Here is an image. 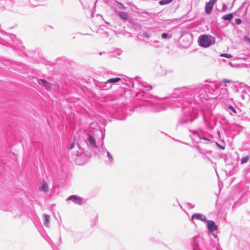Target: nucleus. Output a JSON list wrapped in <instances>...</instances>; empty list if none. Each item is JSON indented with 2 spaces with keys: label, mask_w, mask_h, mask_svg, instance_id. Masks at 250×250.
Segmentation results:
<instances>
[{
  "label": "nucleus",
  "mask_w": 250,
  "mask_h": 250,
  "mask_svg": "<svg viewBox=\"0 0 250 250\" xmlns=\"http://www.w3.org/2000/svg\"><path fill=\"white\" fill-rule=\"evenodd\" d=\"M235 22L236 24H240L241 23L242 21H241V20L240 19H236L235 20Z\"/></svg>",
  "instance_id": "a211bd4d"
},
{
  "label": "nucleus",
  "mask_w": 250,
  "mask_h": 250,
  "mask_svg": "<svg viewBox=\"0 0 250 250\" xmlns=\"http://www.w3.org/2000/svg\"><path fill=\"white\" fill-rule=\"evenodd\" d=\"M194 245H198V244H197V242H196V238H194Z\"/></svg>",
  "instance_id": "b1692460"
},
{
  "label": "nucleus",
  "mask_w": 250,
  "mask_h": 250,
  "mask_svg": "<svg viewBox=\"0 0 250 250\" xmlns=\"http://www.w3.org/2000/svg\"><path fill=\"white\" fill-rule=\"evenodd\" d=\"M220 147L221 148V149H224V147H222V146H220Z\"/></svg>",
  "instance_id": "a878e982"
},
{
  "label": "nucleus",
  "mask_w": 250,
  "mask_h": 250,
  "mask_svg": "<svg viewBox=\"0 0 250 250\" xmlns=\"http://www.w3.org/2000/svg\"><path fill=\"white\" fill-rule=\"evenodd\" d=\"M83 150L82 149H80L79 151H77V155H81L83 153Z\"/></svg>",
  "instance_id": "5701e85b"
},
{
  "label": "nucleus",
  "mask_w": 250,
  "mask_h": 250,
  "mask_svg": "<svg viewBox=\"0 0 250 250\" xmlns=\"http://www.w3.org/2000/svg\"><path fill=\"white\" fill-rule=\"evenodd\" d=\"M220 56L221 57H226V58H230L232 57V56L230 54H227V53H225V54H221L220 55Z\"/></svg>",
  "instance_id": "dca6fc26"
},
{
  "label": "nucleus",
  "mask_w": 250,
  "mask_h": 250,
  "mask_svg": "<svg viewBox=\"0 0 250 250\" xmlns=\"http://www.w3.org/2000/svg\"><path fill=\"white\" fill-rule=\"evenodd\" d=\"M222 82H223V83H231V82H232V81H231V80H228V79H223V80H222Z\"/></svg>",
  "instance_id": "6ab92c4d"
},
{
  "label": "nucleus",
  "mask_w": 250,
  "mask_h": 250,
  "mask_svg": "<svg viewBox=\"0 0 250 250\" xmlns=\"http://www.w3.org/2000/svg\"><path fill=\"white\" fill-rule=\"evenodd\" d=\"M198 42L201 46L208 47L215 43V39L210 35H203L199 37Z\"/></svg>",
  "instance_id": "f257e3e1"
},
{
  "label": "nucleus",
  "mask_w": 250,
  "mask_h": 250,
  "mask_svg": "<svg viewBox=\"0 0 250 250\" xmlns=\"http://www.w3.org/2000/svg\"><path fill=\"white\" fill-rule=\"evenodd\" d=\"M244 41L247 43L250 44V39L248 38V37H244Z\"/></svg>",
  "instance_id": "f3484780"
},
{
  "label": "nucleus",
  "mask_w": 250,
  "mask_h": 250,
  "mask_svg": "<svg viewBox=\"0 0 250 250\" xmlns=\"http://www.w3.org/2000/svg\"><path fill=\"white\" fill-rule=\"evenodd\" d=\"M119 17L123 20H127L128 16L126 13L124 12H120L119 13Z\"/></svg>",
  "instance_id": "ddd939ff"
},
{
  "label": "nucleus",
  "mask_w": 250,
  "mask_h": 250,
  "mask_svg": "<svg viewBox=\"0 0 250 250\" xmlns=\"http://www.w3.org/2000/svg\"><path fill=\"white\" fill-rule=\"evenodd\" d=\"M168 34L167 33H163L162 35V37L164 39H166L168 37Z\"/></svg>",
  "instance_id": "4be33fe9"
},
{
  "label": "nucleus",
  "mask_w": 250,
  "mask_h": 250,
  "mask_svg": "<svg viewBox=\"0 0 250 250\" xmlns=\"http://www.w3.org/2000/svg\"><path fill=\"white\" fill-rule=\"evenodd\" d=\"M43 224L46 226L48 227L49 224L50 222V217L48 215L44 214H43Z\"/></svg>",
  "instance_id": "1a4fd4ad"
},
{
  "label": "nucleus",
  "mask_w": 250,
  "mask_h": 250,
  "mask_svg": "<svg viewBox=\"0 0 250 250\" xmlns=\"http://www.w3.org/2000/svg\"><path fill=\"white\" fill-rule=\"evenodd\" d=\"M106 157L107 160H106V163L108 164H111L113 161V158L112 155L108 151H106Z\"/></svg>",
  "instance_id": "9d476101"
},
{
  "label": "nucleus",
  "mask_w": 250,
  "mask_h": 250,
  "mask_svg": "<svg viewBox=\"0 0 250 250\" xmlns=\"http://www.w3.org/2000/svg\"><path fill=\"white\" fill-rule=\"evenodd\" d=\"M229 109H230V110H231L233 112H234V113H236L235 109H234V108L233 107H232V106L229 105Z\"/></svg>",
  "instance_id": "aec40b11"
},
{
  "label": "nucleus",
  "mask_w": 250,
  "mask_h": 250,
  "mask_svg": "<svg viewBox=\"0 0 250 250\" xmlns=\"http://www.w3.org/2000/svg\"><path fill=\"white\" fill-rule=\"evenodd\" d=\"M206 222L207 227L209 232L212 233L214 230L217 229V227L213 221L211 220H207Z\"/></svg>",
  "instance_id": "39448f33"
},
{
  "label": "nucleus",
  "mask_w": 250,
  "mask_h": 250,
  "mask_svg": "<svg viewBox=\"0 0 250 250\" xmlns=\"http://www.w3.org/2000/svg\"><path fill=\"white\" fill-rule=\"evenodd\" d=\"M194 218L204 222L206 221V216L200 213H195L193 214L192 216V219H193Z\"/></svg>",
  "instance_id": "6e6552de"
},
{
  "label": "nucleus",
  "mask_w": 250,
  "mask_h": 250,
  "mask_svg": "<svg viewBox=\"0 0 250 250\" xmlns=\"http://www.w3.org/2000/svg\"><path fill=\"white\" fill-rule=\"evenodd\" d=\"M101 133L102 134V139H103L104 137V134H103L102 132L101 131Z\"/></svg>",
  "instance_id": "393cba45"
},
{
  "label": "nucleus",
  "mask_w": 250,
  "mask_h": 250,
  "mask_svg": "<svg viewBox=\"0 0 250 250\" xmlns=\"http://www.w3.org/2000/svg\"><path fill=\"white\" fill-rule=\"evenodd\" d=\"M121 79L120 78H114L110 79L106 81L105 83H102L101 84V86L104 89H109L112 86L111 83L118 82L121 81Z\"/></svg>",
  "instance_id": "f03ea898"
},
{
  "label": "nucleus",
  "mask_w": 250,
  "mask_h": 250,
  "mask_svg": "<svg viewBox=\"0 0 250 250\" xmlns=\"http://www.w3.org/2000/svg\"><path fill=\"white\" fill-rule=\"evenodd\" d=\"M232 17H233L232 14L230 13V14H228L224 15L222 17V19L224 20L229 21L232 19Z\"/></svg>",
  "instance_id": "f8f14e48"
},
{
  "label": "nucleus",
  "mask_w": 250,
  "mask_h": 250,
  "mask_svg": "<svg viewBox=\"0 0 250 250\" xmlns=\"http://www.w3.org/2000/svg\"><path fill=\"white\" fill-rule=\"evenodd\" d=\"M217 1V0H210L208 2L206 3L205 10L207 14H209L211 13L213 6Z\"/></svg>",
  "instance_id": "20e7f679"
},
{
  "label": "nucleus",
  "mask_w": 250,
  "mask_h": 250,
  "mask_svg": "<svg viewBox=\"0 0 250 250\" xmlns=\"http://www.w3.org/2000/svg\"><path fill=\"white\" fill-rule=\"evenodd\" d=\"M89 144L92 147H96V141L92 136H89L88 138Z\"/></svg>",
  "instance_id": "9b49d317"
},
{
  "label": "nucleus",
  "mask_w": 250,
  "mask_h": 250,
  "mask_svg": "<svg viewBox=\"0 0 250 250\" xmlns=\"http://www.w3.org/2000/svg\"><path fill=\"white\" fill-rule=\"evenodd\" d=\"M74 146H75V144H74V143H73L70 145L68 147V148L69 149H72L74 148Z\"/></svg>",
  "instance_id": "412c9836"
},
{
  "label": "nucleus",
  "mask_w": 250,
  "mask_h": 250,
  "mask_svg": "<svg viewBox=\"0 0 250 250\" xmlns=\"http://www.w3.org/2000/svg\"><path fill=\"white\" fill-rule=\"evenodd\" d=\"M37 82L39 84L45 87L47 89L51 88L52 85V84L51 83H48V82L45 81L43 79H37Z\"/></svg>",
  "instance_id": "423d86ee"
},
{
  "label": "nucleus",
  "mask_w": 250,
  "mask_h": 250,
  "mask_svg": "<svg viewBox=\"0 0 250 250\" xmlns=\"http://www.w3.org/2000/svg\"><path fill=\"white\" fill-rule=\"evenodd\" d=\"M71 200L76 204L81 205L83 204V199L77 195H71L68 197L66 201Z\"/></svg>",
  "instance_id": "7ed1b4c3"
},
{
  "label": "nucleus",
  "mask_w": 250,
  "mask_h": 250,
  "mask_svg": "<svg viewBox=\"0 0 250 250\" xmlns=\"http://www.w3.org/2000/svg\"><path fill=\"white\" fill-rule=\"evenodd\" d=\"M249 159V157H248V156H246V157H243L242 159H241V164H244V163H247L248 160Z\"/></svg>",
  "instance_id": "2eb2a0df"
},
{
  "label": "nucleus",
  "mask_w": 250,
  "mask_h": 250,
  "mask_svg": "<svg viewBox=\"0 0 250 250\" xmlns=\"http://www.w3.org/2000/svg\"><path fill=\"white\" fill-rule=\"evenodd\" d=\"M173 0H160L159 3L160 5H164L170 3Z\"/></svg>",
  "instance_id": "4468645a"
},
{
  "label": "nucleus",
  "mask_w": 250,
  "mask_h": 250,
  "mask_svg": "<svg viewBox=\"0 0 250 250\" xmlns=\"http://www.w3.org/2000/svg\"><path fill=\"white\" fill-rule=\"evenodd\" d=\"M39 189L42 192H47L48 190V186L46 182L44 181H42L41 183V185L39 187Z\"/></svg>",
  "instance_id": "0eeeda50"
}]
</instances>
